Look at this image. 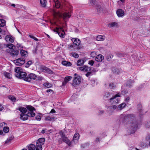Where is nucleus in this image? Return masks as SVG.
I'll list each match as a JSON object with an SVG mask.
<instances>
[{
	"instance_id": "1",
	"label": "nucleus",
	"mask_w": 150,
	"mask_h": 150,
	"mask_svg": "<svg viewBox=\"0 0 150 150\" xmlns=\"http://www.w3.org/2000/svg\"><path fill=\"white\" fill-rule=\"evenodd\" d=\"M28 110L27 114L22 113L20 115L21 119L23 120H26L28 117H33L35 116V114L33 112V110H35V108L31 106L28 105L26 107Z\"/></svg>"
},
{
	"instance_id": "2",
	"label": "nucleus",
	"mask_w": 150,
	"mask_h": 150,
	"mask_svg": "<svg viewBox=\"0 0 150 150\" xmlns=\"http://www.w3.org/2000/svg\"><path fill=\"white\" fill-rule=\"evenodd\" d=\"M14 71L16 73L15 76L17 78L20 79H23L26 81L28 75L27 74L23 71L22 69L20 67H15Z\"/></svg>"
},
{
	"instance_id": "3",
	"label": "nucleus",
	"mask_w": 150,
	"mask_h": 150,
	"mask_svg": "<svg viewBox=\"0 0 150 150\" xmlns=\"http://www.w3.org/2000/svg\"><path fill=\"white\" fill-rule=\"evenodd\" d=\"M135 118V116L134 115L132 114H130L126 115L122 114L121 116L120 117V120H122L124 122H127L132 120H133Z\"/></svg>"
},
{
	"instance_id": "4",
	"label": "nucleus",
	"mask_w": 150,
	"mask_h": 150,
	"mask_svg": "<svg viewBox=\"0 0 150 150\" xmlns=\"http://www.w3.org/2000/svg\"><path fill=\"white\" fill-rule=\"evenodd\" d=\"M6 52L13 57L17 56L19 53L18 50L12 49L6 50Z\"/></svg>"
},
{
	"instance_id": "5",
	"label": "nucleus",
	"mask_w": 150,
	"mask_h": 150,
	"mask_svg": "<svg viewBox=\"0 0 150 150\" xmlns=\"http://www.w3.org/2000/svg\"><path fill=\"white\" fill-rule=\"evenodd\" d=\"M138 122L136 120H134L132 124L131 129V133L132 134L135 132V131L137 130L138 127Z\"/></svg>"
},
{
	"instance_id": "6",
	"label": "nucleus",
	"mask_w": 150,
	"mask_h": 150,
	"mask_svg": "<svg viewBox=\"0 0 150 150\" xmlns=\"http://www.w3.org/2000/svg\"><path fill=\"white\" fill-rule=\"evenodd\" d=\"M45 139L44 138H40L36 142V146L42 150V145L44 144Z\"/></svg>"
},
{
	"instance_id": "7",
	"label": "nucleus",
	"mask_w": 150,
	"mask_h": 150,
	"mask_svg": "<svg viewBox=\"0 0 150 150\" xmlns=\"http://www.w3.org/2000/svg\"><path fill=\"white\" fill-rule=\"evenodd\" d=\"M119 97H120V96L119 94L118 93L113 96L112 98H110L109 100L112 103H117L120 101V99L119 98H116Z\"/></svg>"
},
{
	"instance_id": "8",
	"label": "nucleus",
	"mask_w": 150,
	"mask_h": 150,
	"mask_svg": "<svg viewBox=\"0 0 150 150\" xmlns=\"http://www.w3.org/2000/svg\"><path fill=\"white\" fill-rule=\"evenodd\" d=\"M62 140H61V138L58 139L59 143H62V142L63 141L68 144L69 146H70L71 145V142L70 140H69L66 137H64L62 139Z\"/></svg>"
},
{
	"instance_id": "9",
	"label": "nucleus",
	"mask_w": 150,
	"mask_h": 150,
	"mask_svg": "<svg viewBox=\"0 0 150 150\" xmlns=\"http://www.w3.org/2000/svg\"><path fill=\"white\" fill-rule=\"evenodd\" d=\"M37 76L33 73H30L28 75L26 81L30 82L32 79L35 80L36 79Z\"/></svg>"
},
{
	"instance_id": "10",
	"label": "nucleus",
	"mask_w": 150,
	"mask_h": 150,
	"mask_svg": "<svg viewBox=\"0 0 150 150\" xmlns=\"http://www.w3.org/2000/svg\"><path fill=\"white\" fill-rule=\"evenodd\" d=\"M25 61L24 58H21L15 60L14 62L16 65H21L25 63Z\"/></svg>"
},
{
	"instance_id": "11",
	"label": "nucleus",
	"mask_w": 150,
	"mask_h": 150,
	"mask_svg": "<svg viewBox=\"0 0 150 150\" xmlns=\"http://www.w3.org/2000/svg\"><path fill=\"white\" fill-rule=\"evenodd\" d=\"M81 78L79 76L75 77L73 81V85L75 86L79 85L81 82Z\"/></svg>"
},
{
	"instance_id": "12",
	"label": "nucleus",
	"mask_w": 150,
	"mask_h": 150,
	"mask_svg": "<svg viewBox=\"0 0 150 150\" xmlns=\"http://www.w3.org/2000/svg\"><path fill=\"white\" fill-rule=\"evenodd\" d=\"M116 14L119 17H122L124 15L125 13L122 9L119 8L117 10Z\"/></svg>"
},
{
	"instance_id": "13",
	"label": "nucleus",
	"mask_w": 150,
	"mask_h": 150,
	"mask_svg": "<svg viewBox=\"0 0 150 150\" xmlns=\"http://www.w3.org/2000/svg\"><path fill=\"white\" fill-rule=\"evenodd\" d=\"M29 150H42V149H40L39 147L33 144H30L28 147Z\"/></svg>"
},
{
	"instance_id": "14",
	"label": "nucleus",
	"mask_w": 150,
	"mask_h": 150,
	"mask_svg": "<svg viewBox=\"0 0 150 150\" xmlns=\"http://www.w3.org/2000/svg\"><path fill=\"white\" fill-rule=\"evenodd\" d=\"M50 1H52L54 2L55 7L57 8H62V6L58 0H50Z\"/></svg>"
},
{
	"instance_id": "15",
	"label": "nucleus",
	"mask_w": 150,
	"mask_h": 150,
	"mask_svg": "<svg viewBox=\"0 0 150 150\" xmlns=\"http://www.w3.org/2000/svg\"><path fill=\"white\" fill-rule=\"evenodd\" d=\"M71 40L73 44L78 47V46L79 45L81 42L80 40L77 38H73Z\"/></svg>"
},
{
	"instance_id": "16",
	"label": "nucleus",
	"mask_w": 150,
	"mask_h": 150,
	"mask_svg": "<svg viewBox=\"0 0 150 150\" xmlns=\"http://www.w3.org/2000/svg\"><path fill=\"white\" fill-rule=\"evenodd\" d=\"M5 39L6 41L10 42L11 43H13L14 41L13 38L10 35H7L5 38Z\"/></svg>"
},
{
	"instance_id": "17",
	"label": "nucleus",
	"mask_w": 150,
	"mask_h": 150,
	"mask_svg": "<svg viewBox=\"0 0 150 150\" xmlns=\"http://www.w3.org/2000/svg\"><path fill=\"white\" fill-rule=\"evenodd\" d=\"M72 78V77L68 76L65 77L64 79V81L62 85H65L67 83L68 81H70Z\"/></svg>"
},
{
	"instance_id": "18",
	"label": "nucleus",
	"mask_w": 150,
	"mask_h": 150,
	"mask_svg": "<svg viewBox=\"0 0 150 150\" xmlns=\"http://www.w3.org/2000/svg\"><path fill=\"white\" fill-rule=\"evenodd\" d=\"M85 61L83 59L78 60L76 63V65L78 66H80L84 64Z\"/></svg>"
},
{
	"instance_id": "19",
	"label": "nucleus",
	"mask_w": 150,
	"mask_h": 150,
	"mask_svg": "<svg viewBox=\"0 0 150 150\" xmlns=\"http://www.w3.org/2000/svg\"><path fill=\"white\" fill-rule=\"evenodd\" d=\"M104 59V57L101 54L98 55L95 58V60L97 62H101Z\"/></svg>"
},
{
	"instance_id": "20",
	"label": "nucleus",
	"mask_w": 150,
	"mask_h": 150,
	"mask_svg": "<svg viewBox=\"0 0 150 150\" xmlns=\"http://www.w3.org/2000/svg\"><path fill=\"white\" fill-rule=\"evenodd\" d=\"M68 47L69 50H73L75 49H76L78 47L73 44V45L71 44H69L68 46Z\"/></svg>"
},
{
	"instance_id": "21",
	"label": "nucleus",
	"mask_w": 150,
	"mask_h": 150,
	"mask_svg": "<svg viewBox=\"0 0 150 150\" xmlns=\"http://www.w3.org/2000/svg\"><path fill=\"white\" fill-rule=\"evenodd\" d=\"M42 69L43 70L45 71L49 74H51L53 73V71L45 67H43Z\"/></svg>"
},
{
	"instance_id": "22",
	"label": "nucleus",
	"mask_w": 150,
	"mask_h": 150,
	"mask_svg": "<svg viewBox=\"0 0 150 150\" xmlns=\"http://www.w3.org/2000/svg\"><path fill=\"white\" fill-rule=\"evenodd\" d=\"M62 64L63 65L68 67L71 66L72 64L71 62L66 61H63L62 62Z\"/></svg>"
},
{
	"instance_id": "23",
	"label": "nucleus",
	"mask_w": 150,
	"mask_h": 150,
	"mask_svg": "<svg viewBox=\"0 0 150 150\" xmlns=\"http://www.w3.org/2000/svg\"><path fill=\"white\" fill-rule=\"evenodd\" d=\"M126 104L125 103H123L119 105L117 108V110H121L123 109L125 106Z\"/></svg>"
},
{
	"instance_id": "24",
	"label": "nucleus",
	"mask_w": 150,
	"mask_h": 150,
	"mask_svg": "<svg viewBox=\"0 0 150 150\" xmlns=\"http://www.w3.org/2000/svg\"><path fill=\"white\" fill-rule=\"evenodd\" d=\"M56 118L54 117H51L50 116H47L45 118V120L46 121H55Z\"/></svg>"
},
{
	"instance_id": "25",
	"label": "nucleus",
	"mask_w": 150,
	"mask_h": 150,
	"mask_svg": "<svg viewBox=\"0 0 150 150\" xmlns=\"http://www.w3.org/2000/svg\"><path fill=\"white\" fill-rule=\"evenodd\" d=\"M139 113L142 115L143 113V110L142 109V106L141 104H139L137 105Z\"/></svg>"
},
{
	"instance_id": "26",
	"label": "nucleus",
	"mask_w": 150,
	"mask_h": 150,
	"mask_svg": "<svg viewBox=\"0 0 150 150\" xmlns=\"http://www.w3.org/2000/svg\"><path fill=\"white\" fill-rule=\"evenodd\" d=\"M112 69L113 73L115 74H118L120 72L119 69L116 67H113Z\"/></svg>"
},
{
	"instance_id": "27",
	"label": "nucleus",
	"mask_w": 150,
	"mask_h": 150,
	"mask_svg": "<svg viewBox=\"0 0 150 150\" xmlns=\"http://www.w3.org/2000/svg\"><path fill=\"white\" fill-rule=\"evenodd\" d=\"M4 45L6 46V48L8 47L9 48L8 49H13V47H15V46L13 45L10 43L7 44H4Z\"/></svg>"
},
{
	"instance_id": "28",
	"label": "nucleus",
	"mask_w": 150,
	"mask_h": 150,
	"mask_svg": "<svg viewBox=\"0 0 150 150\" xmlns=\"http://www.w3.org/2000/svg\"><path fill=\"white\" fill-rule=\"evenodd\" d=\"M96 39L98 41H103L104 40L105 37L102 35H99L96 37Z\"/></svg>"
},
{
	"instance_id": "29",
	"label": "nucleus",
	"mask_w": 150,
	"mask_h": 150,
	"mask_svg": "<svg viewBox=\"0 0 150 150\" xmlns=\"http://www.w3.org/2000/svg\"><path fill=\"white\" fill-rule=\"evenodd\" d=\"M40 3L42 7H45L46 6L47 1L46 0H40Z\"/></svg>"
},
{
	"instance_id": "30",
	"label": "nucleus",
	"mask_w": 150,
	"mask_h": 150,
	"mask_svg": "<svg viewBox=\"0 0 150 150\" xmlns=\"http://www.w3.org/2000/svg\"><path fill=\"white\" fill-rule=\"evenodd\" d=\"M27 109L21 107L19 108L18 110L22 113H25L28 112V110H27Z\"/></svg>"
},
{
	"instance_id": "31",
	"label": "nucleus",
	"mask_w": 150,
	"mask_h": 150,
	"mask_svg": "<svg viewBox=\"0 0 150 150\" xmlns=\"http://www.w3.org/2000/svg\"><path fill=\"white\" fill-rule=\"evenodd\" d=\"M83 67V71L88 72L91 71V67H89L86 65H84Z\"/></svg>"
},
{
	"instance_id": "32",
	"label": "nucleus",
	"mask_w": 150,
	"mask_h": 150,
	"mask_svg": "<svg viewBox=\"0 0 150 150\" xmlns=\"http://www.w3.org/2000/svg\"><path fill=\"white\" fill-rule=\"evenodd\" d=\"M63 15L64 18H69L70 17L71 12H65L63 13Z\"/></svg>"
},
{
	"instance_id": "33",
	"label": "nucleus",
	"mask_w": 150,
	"mask_h": 150,
	"mask_svg": "<svg viewBox=\"0 0 150 150\" xmlns=\"http://www.w3.org/2000/svg\"><path fill=\"white\" fill-rule=\"evenodd\" d=\"M133 83V81L131 79L128 81L126 83V85L128 87H131L132 86V84Z\"/></svg>"
},
{
	"instance_id": "34",
	"label": "nucleus",
	"mask_w": 150,
	"mask_h": 150,
	"mask_svg": "<svg viewBox=\"0 0 150 150\" xmlns=\"http://www.w3.org/2000/svg\"><path fill=\"white\" fill-rule=\"evenodd\" d=\"M34 63V61L32 60L29 61L25 64V67L26 68H28L30 65L33 64Z\"/></svg>"
},
{
	"instance_id": "35",
	"label": "nucleus",
	"mask_w": 150,
	"mask_h": 150,
	"mask_svg": "<svg viewBox=\"0 0 150 150\" xmlns=\"http://www.w3.org/2000/svg\"><path fill=\"white\" fill-rule=\"evenodd\" d=\"M20 53L22 57H25L27 53V51L22 50H21Z\"/></svg>"
},
{
	"instance_id": "36",
	"label": "nucleus",
	"mask_w": 150,
	"mask_h": 150,
	"mask_svg": "<svg viewBox=\"0 0 150 150\" xmlns=\"http://www.w3.org/2000/svg\"><path fill=\"white\" fill-rule=\"evenodd\" d=\"M6 21L3 19H0V27H3L6 25Z\"/></svg>"
},
{
	"instance_id": "37",
	"label": "nucleus",
	"mask_w": 150,
	"mask_h": 150,
	"mask_svg": "<svg viewBox=\"0 0 150 150\" xmlns=\"http://www.w3.org/2000/svg\"><path fill=\"white\" fill-rule=\"evenodd\" d=\"M54 31L57 33L58 34L59 36L60 37H62V38L64 37V35L63 33L60 32L59 31V30H56L55 29H54Z\"/></svg>"
},
{
	"instance_id": "38",
	"label": "nucleus",
	"mask_w": 150,
	"mask_h": 150,
	"mask_svg": "<svg viewBox=\"0 0 150 150\" xmlns=\"http://www.w3.org/2000/svg\"><path fill=\"white\" fill-rule=\"evenodd\" d=\"M79 134L78 133H76L74 135L73 137L74 141L75 140H77L79 139Z\"/></svg>"
},
{
	"instance_id": "39",
	"label": "nucleus",
	"mask_w": 150,
	"mask_h": 150,
	"mask_svg": "<svg viewBox=\"0 0 150 150\" xmlns=\"http://www.w3.org/2000/svg\"><path fill=\"white\" fill-rule=\"evenodd\" d=\"M117 107L115 105H113L112 106H109L108 107V108L110 110H114L115 109H117Z\"/></svg>"
},
{
	"instance_id": "40",
	"label": "nucleus",
	"mask_w": 150,
	"mask_h": 150,
	"mask_svg": "<svg viewBox=\"0 0 150 150\" xmlns=\"http://www.w3.org/2000/svg\"><path fill=\"white\" fill-rule=\"evenodd\" d=\"M4 75L7 78L10 79L11 78V75L10 73L5 72L4 73Z\"/></svg>"
},
{
	"instance_id": "41",
	"label": "nucleus",
	"mask_w": 150,
	"mask_h": 150,
	"mask_svg": "<svg viewBox=\"0 0 150 150\" xmlns=\"http://www.w3.org/2000/svg\"><path fill=\"white\" fill-rule=\"evenodd\" d=\"M97 12L98 13H101L102 11V8L100 5H97L96 6Z\"/></svg>"
},
{
	"instance_id": "42",
	"label": "nucleus",
	"mask_w": 150,
	"mask_h": 150,
	"mask_svg": "<svg viewBox=\"0 0 150 150\" xmlns=\"http://www.w3.org/2000/svg\"><path fill=\"white\" fill-rule=\"evenodd\" d=\"M110 96V93L109 92H106L103 96L104 99L107 100V98H109Z\"/></svg>"
},
{
	"instance_id": "43",
	"label": "nucleus",
	"mask_w": 150,
	"mask_h": 150,
	"mask_svg": "<svg viewBox=\"0 0 150 150\" xmlns=\"http://www.w3.org/2000/svg\"><path fill=\"white\" fill-rule=\"evenodd\" d=\"M117 23L115 22L111 23L109 24V26L110 27H115L117 26Z\"/></svg>"
},
{
	"instance_id": "44",
	"label": "nucleus",
	"mask_w": 150,
	"mask_h": 150,
	"mask_svg": "<svg viewBox=\"0 0 150 150\" xmlns=\"http://www.w3.org/2000/svg\"><path fill=\"white\" fill-rule=\"evenodd\" d=\"M13 137H11L8 138L6 141L5 142V144L9 143L13 139Z\"/></svg>"
},
{
	"instance_id": "45",
	"label": "nucleus",
	"mask_w": 150,
	"mask_h": 150,
	"mask_svg": "<svg viewBox=\"0 0 150 150\" xmlns=\"http://www.w3.org/2000/svg\"><path fill=\"white\" fill-rule=\"evenodd\" d=\"M43 85L44 86L47 88H50L52 86L51 84L47 82L45 83Z\"/></svg>"
},
{
	"instance_id": "46",
	"label": "nucleus",
	"mask_w": 150,
	"mask_h": 150,
	"mask_svg": "<svg viewBox=\"0 0 150 150\" xmlns=\"http://www.w3.org/2000/svg\"><path fill=\"white\" fill-rule=\"evenodd\" d=\"M56 30H59V31H62L63 32H64V30L63 29V28L61 27H56L55 29Z\"/></svg>"
},
{
	"instance_id": "47",
	"label": "nucleus",
	"mask_w": 150,
	"mask_h": 150,
	"mask_svg": "<svg viewBox=\"0 0 150 150\" xmlns=\"http://www.w3.org/2000/svg\"><path fill=\"white\" fill-rule=\"evenodd\" d=\"M59 134L60 135L62 139L66 137L64 133L62 131H60L59 133Z\"/></svg>"
},
{
	"instance_id": "48",
	"label": "nucleus",
	"mask_w": 150,
	"mask_h": 150,
	"mask_svg": "<svg viewBox=\"0 0 150 150\" xmlns=\"http://www.w3.org/2000/svg\"><path fill=\"white\" fill-rule=\"evenodd\" d=\"M93 75L91 71H88V72L85 74L86 76L88 77H89L90 76H91Z\"/></svg>"
},
{
	"instance_id": "49",
	"label": "nucleus",
	"mask_w": 150,
	"mask_h": 150,
	"mask_svg": "<svg viewBox=\"0 0 150 150\" xmlns=\"http://www.w3.org/2000/svg\"><path fill=\"white\" fill-rule=\"evenodd\" d=\"M3 131L5 133H7L9 131V128L8 127H4L3 129Z\"/></svg>"
},
{
	"instance_id": "50",
	"label": "nucleus",
	"mask_w": 150,
	"mask_h": 150,
	"mask_svg": "<svg viewBox=\"0 0 150 150\" xmlns=\"http://www.w3.org/2000/svg\"><path fill=\"white\" fill-rule=\"evenodd\" d=\"M116 55L117 56L119 57H123L125 55V54L122 53H117L116 54Z\"/></svg>"
},
{
	"instance_id": "51",
	"label": "nucleus",
	"mask_w": 150,
	"mask_h": 150,
	"mask_svg": "<svg viewBox=\"0 0 150 150\" xmlns=\"http://www.w3.org/2000/svg\"><path fill=\"white\" fill-rule=\"evenodd\" d=\"M145 126L146 128H149L150 127V122H147L145 123Z\"/></svg>"
},
{
	"instance_id": "52",
	"label": "nucleus",
	"mask_w": 150,
	"mask_h": 150,
	"mask_svg": "<svg viewBox=\"0 0 150 150\" xmlns=\"http://www.w3.org/2000/svg\"><path fill=\"white\" fill-rule=\"evenodd\" d=\"M29 36L32 39H33L34 40H35L36 41H38V39L34 37L33 36L31 35H29Z\"/></svg>"
},
{
	"instance_id": "53",
	"label": "nucleus",
	"mask_w": 150,
	"mask_h": 150,
	"mask_svg": "<svg viewBox=\"0 0 150 150\" xmlns=\"http://www.w3.org/2000/svg\"><path fill=\"white\" fill-rule=\"evenodd\" d=\"M110 88L112 89L114 87V84L113 83H110L109 85Z\"/></svg>"
},
{
	"instance_id": "54",
	"label": "nucleus",
	"mask_w": 150,
	"mask_h": 150,
	"mask_svg": "<svg viewBox=\"0 0 150 150\" xmlns=\"http://www.w3.org/2000/svg\"><path fill=\"white\" fill-rule=\"evenodd\" d=\"M9 98L13 101H15L16 100V98L13 96H10L9 97Z\"/></svg>"
},
{
	"instance_id": "55",
	"label": "nucleus",
	"mask_w": 150,
	"mask_h": 150,
	"mask_svg": "<svg viewBox=\"0 0 150 150\" xmlns=\"http://www.w3.org/2000/svg\"><path fill=\"white\" fill-rule=\"evenodd\" d=\"M43 78L42 77L40 76H37L36 79H35L36 80H38L39 81H41L42 80Z\"/></svg>"
},
{
	"instance_id": "56",
	"label": "nucleus",
	"mask_w": 150,
	"mask_h": 150,
	"mask_svg": "<svg viewBox=\"0 0 150 150\" xmlns=\"http://www.w3.org/2000/svg\"><path fill=\"white\" fill-rule=\"evenodd\" d=\"M72 56L73 57L75 58H77L79 57V55L77 53H73Z\"/></svg>"
},
{
	"instance_id": "57",
	"label": "nucleus",
	"mask_w": 150,
	"mask_h": 150,
	"mask_svg": "<svg viewBox=\"0 0 150 150\" xmlns=\"http://www.w3.org/2000/svg\"><path fill=\"white\" fill-rule=\"evenodd\" d=\"M35 119L38 121H40L41 120V117L39 115H37L35 117Z\"/></svg>"
},
{
	"instance_id": "58",
	"label": "nucleus",
	"mask_w": 150,
	"mask_h": 150,
	"mask_svg": "<svg viewBox=\"0 0 150 150\" xmlns=\"http://www.w3.org/2000/svg\"><path fill=\"white\" fill-rule=\"evenodd\" d=\"M94 63V61L93 60H90L88 62V64L91 66H93Z\"/></svg>"
},
{
	"instance_id": "59",
	"label": "nucleus",
	"mask_w": 150,
	"mask_h": 150,
	"mask_svg": "<svg viewBox=\"0 0 150 150\" xmlns=\"http://www.w3.org/2000/svg\"><path fill=\"white\" fill-rule=\"evenodd\" d=\"M90 4L91 5H93L95 3V0H91L90 1Z\"/></svg>"
},
{
	"instance_id": "60",
	"label": "nucleus",
	"mask_w": 150,
	"mask_h": 150,
	"mask_svg": "<svg viewBox=\"0 0 150 150\" xmlns=\"http://www.w3.org/2000/svg\"><path fill=\"white\" fill-rule=\"evenodd\" d=\"M4 44H0V48L1 49H2L4 47L6 48V46L4 45Z\"/></svg>"
},
{
	"instance_id": "61",
	"label": "nucleus",
	"mask_w": 150,
	"mask_h": 150,
	"mask_svg": "<svg viewBox=\"0 0 150 150\" xmlns=\"http://www.w3.org/2000/svg\"><path fill=\"white\" fill-rule=\"evenodd\" d=\"M88 145V143H86L84 144H83L81 145V147L82 148H84L85 146H86Z\"/></svg>"
},
{
	"instance_id": "62",
	"label": "nucleus",
	"mask_w": 150,
	"mask_h": 150,
	"mask_svg": "<svg viewBox=\"0 0 150 150\" xmlns=\"http://www.w3.org/2000/svg\"><path fill=\"white\" fill-rule=\"evenodd\" d=\"M78 70H79L81 71H83V67H80L77 68Z\"/></svg>"
},
{
	"instance_id": "63",
	"label": "nucleus",
	"mask_w": 150,
	"mask_h": 150,
	"mask_svg": "<svg viewBox=\"0 0 150 150\" xmlns=\"http://www.w3.org/2000/svg\"><path fill=\"white\" fill-rule=\"evenodd\" d=\"M146 139L147 140H149L150 139V134L148 135L146 137Z\"/></svg>"
},
{
	"instance_id": "64",
	"label": "nucleus",
	"mask_w": 150,
	"mask_h": 150,
	"mask_svg": "<svg viewBox=\"0 0 150 150\" xmlns=\"http://www.w3.org/2000/svg\"><path fill=\"white\" fill-rule=\"evenodd\" d=\"M104 111H103V110H99V112H98V113H99V115H101L104 112Z\"/></svg>"
}]
</instances>
